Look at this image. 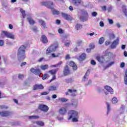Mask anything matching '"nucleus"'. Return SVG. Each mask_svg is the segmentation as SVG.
I'll list each match as a JSON object with an SVG mask.
<instances>
[{
  "instance_id": "10",
  "label": "nucleus",
  "mask_w": 127,
  "mask_h": 127,
  "mask_svg": "<svg viewBox=\"0 0 127 127\" xmlns=\"http://www.w3.org/2000/svg\"><path fill=\"white\" fill-rule=\"evenodd\" d=\"M39 109H40V110H41V111H42L43 112H47L49 110L48 107L44 105H40Z\"/></svg>"
},
{
  "instance_id": "19",
  "label": "nucleus",
  "mask_w": 127,
  "mask_h": 127,
  "mask_svg": "<svg viewBox=\"0 0 127 127\" xmlns=\"http://www.w3.org/2000/svg\"><path fill=\"white\" fill-rule=\"evenodd\" d=\"M41 40L43 43H47L48 42V40H47V37H46V36L44 35L42 36Z\"/></svg>"
},
{
  "instance_id": "1",
  "label": "nucleus",
  "mask_w": 127,
  "mask_h": 127,
  "mask_svg": "<svg viewBox=\"0 0 127 127\" xmlns=\"http://www.w3.org/2000/svg\"><path fill=\"white\" fill-rule=\"evenodd\" d=\"M68 120H71L73 123H77L79 120V112L76 110H69L68 113Z\"/></svg>"
},
{
  "instance_id": "53",
  "label": "nucleus",
  "mask_w": 127,
  "mask_h": 127,
  "mask_svg": "<svg viewBox=\"0 0 127 127\" xmlns=\"http://www.w3.org/2000/svg\"><path fill=\"white\" fill-rule=\"evenodd\" d=\"M33 31H34V32H37V28L36 27H34L32 28Z\"/></svg>"
},
{
  "instance_id": "13",
  "label": "nucleus",
  "mask_w": 127,
  "mask_h": 127,
  "mask_svg": "<svg viewBox=\"0 0 127 127\" xmlns=\"http://www.w3.org/2000/svg\"><path fill=\"white\" fill-rule=\"evenodd\" d=\"M44 89V87L42 84L37 85L36 84L34 86L33 90H43Z\"/></svg>"
},
{
  "instance_id": "6",
  "label": "nucleus",
  "mask_w": 127,
  "mask_h": 127,
  "mask_svg": "<svg viewBox=\"0 0 127 127\" xmlns=\"http://www.w3.org/2000/svg\"><path fill=\"white\" fill-rule=\"evenodd\" d=\"M119 44H120V39L119 38H117L112 42L111 45V48L112 49H115V48H116L117 46H118Z\"/></svg>"
},
{
  "instance_id": "42",
  "label": "nucleus",
  "mask_w": 127,
  "mask_h": 127,
  "mask_svg": "<svg viewBox=\"0 0 127 127\" xmlns=\"http://www.w3.org/2000/svg\"><path fill=\"white\" fill-rule=\"evenodd\" d=\"M48 94H49V92L44 91V92H42L41 95L42 96H43V95H48Z\"/></svg>"
},
{
  "instance_id": "5",
  "label": "nucleus",
  "mask_w": 127,
  "mask_h": 127,
  "mask_svg": "<svg viewBox=\"0 0 127 127\" xmlns=\"http://www.w3.org/2000/svg\"><path fill=\"white\" fill-rule=\"evenodd\" d=\"M67 38H68V35H65L63 36L62 37V42L64 43L65 46L69 47V45L71 44V41L67 40Z\"/></svg>"
},
{
  "instance_id": "17",
  "label": "nucleus",
  "mask_w": 127,
  "mask_h": 127,
  "mask_svg": "<svg viewBox=\"0 0 127 127\" xmlns=\"http://www.w3.org/2000/svg\"><path fill=\"white\" fill-rule=\"evenodd\" d=\"M66 113H67V110L64 107L61 108L59 110V113L63 116H64Z\"/></svg>"
},
{
  "instance_id": "46",
  "label": "nucleus",
  "mask_w": 127,
  "mask_h": 127,
  "mask_svg": "<svg viewBox=\"0 0 127 127\" xmlns=\"http://www.w3.org/2000/svg\"><path fill=\"white\" fill-rule=\"evenodd\" d=\"M82 44V41H78L76 42L77 46H80Z\"/></svg>"
},
{
  "instance_id": "55",
  "label": "nucleus",
  "mask_w": 127,
  "mask_h": 127,
  "mask_svg": "<svg viewBox=\"0 0 127 127\" xmlns=\"http://www.w3.org/2000/svg\"><path fill=\"white\" fill-rule=\"evenodd\" d=\"M4 42L3 40H0V46H3Z\"/></svg>"
},
{
  "instance_id": "31",
  "label": "nucleus",
  "mask_w": 127,
  "mask_h": 127,
  "mask_svg": "<svg viewBox=\"0 0 127 127\" xmlns=\"http://www.w3.org/2000/svg\"><path fill=\"white\" fill-rule=\"evenodd\" d=\"M59 101H60V102H68V100L67 99V98H59Z\"/></svg>"
},
{
  "instance_id": "20",
  "label": "nucleus",
  "mask_w": 127,
  "mask_h": 127,
  "mask_svg": "<svg viewBox=\"0 0 127 127\" xmlns=\"http://www.w3.org/2000/svg\"><path fill=\"white\" fill-rule=\"evenodd\" d=\"M86 59V54L82 53L78 58L79 61H84Z\"/></svg>"
},
{
  "instance_id": "56",
  "label": "nucleus",
  "mask_w": 127,
  "mask_h": 127,
  "mask_svg": "<svg viewBox=\"0 0 127 127\" xmlns=\"http://www.w3.org/2000/svg\"><path fill=\"white\" fill-rule=\"evenodd\" d=\"M116 25L117 27H118V28H120L121 27V24L119 23H116Z\"/></svg>"
},
{
  "instance_id": "64",
  "label": "nucleus",
  "mask_w": 127,
  "mask_h": 127,
  "mask_svg": "<svg viewBox=\"0 0 127 127\" xmlns=\"http://www.w3.org/2000/svg\"><path fill=\"white\" fill-rule=\"evenodd\" d=\"M52 97L53 99H56L57 98V95H56V94H54L52 95Z\"/></svg>"
},
{
  "instance_id": "33",
  "label": "nucleus",
  "mask_w": 127,
  "mask_h": 127,
  "mask_svg": "<svg viewBox=\"0 0 127 127\" xmlns=\"http://www.w3.org/2000/svg\"><path fill=\"white\" fill-rule=\"evenodd\" d=\"M107 107V114L110 113V111H111V106H110V104L109 103H106Z\"/></svg>"
},
{
  "instance_id": "37",
  "label": "nucleus",
  "mask_w": 127,
  "mask_h": 127,
  "mask_svg": "<svg viewBox=\"0 0 127 127\" xmlns=\"http://www.w3.org/2000/svg\"><path fill=\"white\" fill-rule=\"evenodd\" d=\"M62 63H63L62 61H61L58 64L54 65H52V66H51V67H59V66H60V65H61V64H62Z\"/></svg>"
},
{
  "instance_id": "22",
  "label": "nucleus",
  "mask_w": 127,
  "mask_h": 127,
  "mask_svg": "<svg viewBox=\"0 0 127 127\" xmlns=\"http://www.w3.org/2000/svg\"><path fill=\"white\" fill-rule=\"evenodd\" d=\"M69 66L72 67L73 70H77V65L73 62H70L69 63Z\"/></svg>"
},
{
  "instance_id": "28",
  "label": "nucleus",
  "mask_w": 127,
  "mask_h": 127,
  "mask_svg": "<svg viewBox=\"0 0 127 127\" xmlns=\"http://www.w3.org/2000/svg\"><path fill=\"white\" fill-rule=\"evenodd\" d=\"M75 29H76V30H79V29H81V28H82V26L81 24H76L75 25Z\"/></svg>"
},
{
  "instance_id": "41",
  "label": "nucleus",
  "mask_w": 127,
  "mask_h": 127,
  "mask_svg": "<svg viewBox=\"0 0 127 127\" xmlns=\"http://www.w3.org/2000/svg\"><path fill=\"white\" fill-rule=\"evenodd\" d=\"M114 64H115V62H112L110 63L107 65V67H111V66H112V65H114Z\"/></svg>"
},
{
  "instance_id": "54",
  "label": "nucleus",
  "mask_w": 127,
  "mask_h": 127,
  "mask_svg": "<svg viewBox=\"0 0 127 127\" xmlns=\"http://www.w3.org/2000/svg\"><path fill=\"white\" fill-rule=\"evenodd\" d=\"M97 14H98V13L96 12H93L92 13V15L93 16H97Z\"/></svg>"
},
{
  "instance_id": "48",
  "label": "nucleus",
  "mask_w": 127,
  "mask_h": 127,
  "mask_svg": "<svg viewBox=\"0 0 127 127\" xmlns=\"http://www.w3.org/2000/svg\"><path fill=\"white\" fill-rule=\"evenodd\" d=\"M48 77V74H45L43 76L42 79H43V80H45L46 79V78H47Z\"/></svg>"
},
{
  "instance_id": "36",
  "label": "nucleus",
  "mask_w": 127,
  "mask_h": 127,
  "mask_svg": "<svg viewBox=\"0 0 127 127\" xmlns=\"http://www.w3.org/2000/svg\"><path fill=\"white\" fill-rule=\"evenodd\" d=\"M112 104H117L118 103V99L116 97H114L112 98Z\"/></svg>"
},
{
  "instance_id": "14",
  "label": "nucleus",
  "mask_w": 127,
  "mask_h": 127,
  "mask_svg": "<svg viewBox=\"0 0 127 127\" xmlns=\"http://www.w3.org/2000/svg\"><path fill=\"white\" fill-rule=\"evenodd\" d=\"M39 22L41 24V27L43 29H45V28H47V27H46V23H45V21L43 20H39Z\"/></svg>"
},
{
  "instance_id": "50",
  "label": "nucleus",
  "mask_w": 127,
  "mask_h": 127,
  "mask_svg": "<svg viewBox=\"0 0 127 127\" xmlns=\"http://www.w3.org/2000/svg\"><path fill=\"white\" fill-rule=\"evenodd\" d=\"M18 78L19 79H23V78H24V76L23 75V74H19Z\"/></svg>"
},
{
  "instance_id": "57",
  "label": "nucleus",
  "mask_w": 127,
  "mask_h": 127,
  "mask_svg": "<svg viewBox=\"0 0 127 127\" xmlns=\"http://www.w3.org/2000/svg\"><path fill=\"white\" fill-rule=\"evenodd\" d=\"M110 43H111V42L106 41L105 42V45L107 46L108 45H110Z\"/></svg>"
},
{
  "instance_id": "29",
  "label": "nucleus",
  "mask_w": 127,
  "mask_h": 127,
  "mask_svg": "<svg viewBox=\"0 0 127 127\" xmlns=\"http://www.w3.org/2000/svg\"><path fill=\"white\" fill-rule=\"evenodd\" d=\"M122 9L123 10V12L125 13L126 16H127V7L126 6L123 5L122 7Z\"/></svg>"
},
{
  "instance_id": "11",
  "label": "nucleus",
  "mask_w": 127,
  "mask_h": 127,
  "mask_svg": "<svg viewBox=\"0 0 127 127\" xmlns=\"http://www.w3.org/2000/svg\"><path fill=\"white\" fill-rule=\"evenodd\" d=\"M12 113L11 112L8 111H3L2 112H0V115L1 117H8V116H10Z\"/></svg>"
},
{
  "instance_id": "15",
  "label": "nucleus",
  "mask_w": 127,
  "mask_h": 127,
  "mask_svg": "<svg viewBox=\"0 0 127 127\" xmlns=\"http://www.w3.org/2000/svg\"><path fill=\"white\" fill-rule=\"evenodd\" d=\"M72 4L75 6H78V5L81 4V0H72Z\"/></svg>"
},
{
  "instance_id": "30",
  "label": "nucleus",
  "mask_w": 127,
  "mask_h": 127,
  "mask_svg": "<svg viewBox=\"0 0 127 127\" xmlns=\"http://www.w3.org/2000/svg\"><path fill=\"white\" fill-rule=\"evenodd\" d=\"M73 108H77L78 107V101H75L72 103Z\"/></svg>"
},
{
  "instance_id": "39",
  "label": "nucleus",
  "mask_w": 127,
  "mask_h": 127,
  "mask_svg": "<svg viewBox=\"0 0 127 127\" xmlns=\"http://www.w3.org/2000/svg\"><path fill=\"white\" fill-rule=\"evenodd\" d=\"M104 41H105L104 37L100 38L99 39V44H103V43H104Z\"/></svg>"
},
{
  "instance_id": "21",
  "label": "nucleus",
  "mask_w": 127,
  "mask_h": 127,
  "mask_svg": "<svg viewBox=\"0 0 127 127\" xmlns=\"http://www.w3.org/2000/svg\"><path fill=\"white\" fill-rule=\"evenodd\" d=\"M105 89L106 90H107V91H108V92H109L110 93V94H114V89H113V88H112V87L109 86H106L105 87Z\"/></svg>"
},
{
  "instance_id": "3",
  "label": "nucleus",
  "mask_w": 127,
  "mask_h": 127,
  "mask_svg": "<svg viewBox=\"0 0 127 127\" xmlns=\"http://www.w3.org/2000/svg\"><path fill=\"white\" fill-rule=\"evenodd\" d=\"M42 4L43 5H45V6H46V7L48 8H50L52 9L53 14H59L60 13L59 11L54 9L53 2L50 1L43 2Z\"/></svg>"
},
{
  "instance_id": "7",
  "label": "nucleus",
  "mask_w": 127,
  "mask_h": 127,
  "mask_svg": "<svg viewBox=\"0 0 127 127\" xmlns=\"http://www.w3.org/2000/svg\"><path fill=\"white\" fill-rule=\"evenodd\" d=\"M58 69H51L49 71V73H50L52 75H54L52 79L50 80V82H51L54 80L56 79V76L55 75L57 73Z\"/></svg>"
},
{
  "instance_id": "4",
  "label": "nucleus",
  "mask_w": 127,
  "mask_h": 127,
  "mask_svg": "<svg viewBox=\"0 0 127 127\" xmlns=\"http://www.w3.org/2000/svg\"><path fill=\"white\" fill-rule=\"evenodd\" d=\"M58 43L57 42H55L51 46H50L46 51V54L47 55H49L51 52H54L55 51H56V49L58 48Z\"/></svg>"
},
{
  "instance_id": "18",
  "label": "nucleus",
  "mask_w": 127,
  "mask_h": 127,
  "mask_svg": "<svg viewBox=\"0 0 127 127\" xmlns=\"http://www.w3.org/2000/svg\"><path fill=\"white\" fill-rule=\"evenodd\" d=\"M96 60H97V61H98V62H100V63H104V62H105V58H104V57L103 56L96 57Z\"/></svg>"
},
{
  "instance_id": "61",
  "label": "nucleus",
  "mask_w": 127,
  "mask_h": 127,
  "mask_svg": "<svg viewBox=\"0 0 127 127\" xmlns=\"http://www.w3.org/2000/svg\"><path fill=\"white\" fill-rule=\"evenodd\" d=\"M91 63L92 65H96V62H95L94 60H92L91 61Z\"/></svg>"
},
{
  "instance_id": "16",
  "label": "nucleus",
  "mask_w": 127,
  "mask_h": 127,
  "mask_svg": "<svg viewBox=\"0 0 127 127\" xmlns=\"http://www.w3.org/2000/svg\"><path fill=\"white\" fill-rule=\"evenodd\" d=\"M64 74L65 76H67V75H69L70 74V70H69V67H68V66H66L64 67Z\"/></svg>"
},
{
  "instance_id": "24",
  "label": "nucleus",
  "mask_w": 127,
  "mask_h": 127,
  "mask_svg": "<svg viewBox=\"0 0 127 127\" xmlns=\"http://www.w3.org/2000/svg\"><path fill=\"white\" fill-rule=\"evenodd\" d=\"M28 21L31 25H33L35 23V21L33 20L31 17L27 18Z\"/></svg>"
},
{
  "instance_id": "38",
  "label": "nucleus",
  "mask_w": 127,
  "mask_h": 127,
  "mask_svg": "<svg viewBox=\"0 0 127 127\" xmlns=\"http://www.w3.org/2000/svg\"><path fill=\"white\" fill-rule=\"evenodd\" d=\"M66 83H67L68 84L72 83L73 82V79L72 78H69L65 80Z\"/></svg>"
},
{
  "instance_id": "26",
  "label": "nucleus",
  "mask_w": 127,
  "mask_h": 127,
  "mask_svg": "<svg viewBox=\"0 0 127 127\" xmlns=\"http://www.w3.org/2000/svg\"><path fill=\"white\" fill-rule=\"evenodd\" d=\"M28 119L29 120H36L39 119V117L38 116H31L28 117Z\"/></svg>"
},
{
  "instance_id": "63",
  "label": "nucleus",
  "mask_w": 127,
  "mask_h": 127,
  "mask_svg": "<svg viewBox=\"0 0 127 127\" xmlns=\"http://www.w3.org/2000/svg\"><path fill=\"white\" fill-rule=\"evenodd\" d=\"M91 49H90V48L87 49H86L87 52H88V53H90V52H91Z\"/></svg>"
},
{
  "instance_id": "9",
  "label": "nucleus",
  "mask_w": 127,
  "mask_h": 127,
  "mask_svg": "<svg viewBox=\"0 0 127 127\" xmlns=\"http://www.w3.org/2000/svg\"><path fill=\"white\" fill-rule=\"evenodd\" d=\"M2 33L6 37H8V38H10L11 39H14V35L12 33H9L8 32L6 31H3Z\"/></svg>"
},
{
  "instance_id": "8",
  "label": "nucleus",
  "mask_w": 127,
  "mask_h": 127,
  "mask_svg": "<svg viewBox=\"0 0 127 127\" xmlns=\"http://www.w3.org/2000/svg\"><path fill=\"white\" fill-rule=\"evenodd\" d=\"M31 72L34 74L35 75H37V76H39L40 74H41V70L39 68H31Z\"/></svg>"
},
{
  "instance_id": "51",
  "label": "nucleus",
  "mask_w": 127,
  "mask_h": 127,
  "mask_svg": "<svg viewBox=\"0 0 127 127\" xmlns=\"http://www.w3.org/2000/svg\"><path fill=\"white\" fill-rule=\"evenodd\" d=\"M108 21L110 24H113V23H114V21H113L112 19H108Z\"/></svg>"
},
{
  "instance_id": "12",
  "label": "nucleus",
  "mask_w": 127,
  "mask_h": 127,
  "mask_svg": "<svg viewBox=\"0 0 127 127\" xmlns=\"http://www.w3.org/2000/svg\"><path fill=\"white\" fill-rule=\"evenodd\" d=\"M62 16L64 18V19H66V20H72V17H71L70 15H68L67 14L62 13Z\"/></svg>"
},
{
  "instance_id": "52",
  "label": "nucleus",
  "mask_w": 127,
  "mask_h": 127,
  "mask_svg": "<svg viewBox=\"0 0 127 127\" xmlns=\"http://www.w3.org/2000/svg\"><path fill=\"white\" fill-rule=\"evenodd\" d=\"M90 47L91 49H94L95 48V45L94 44H90Z\"/></svg>"
},
{
  "instance_id": "23",
  "label": "nucleus",
  "mask_w": 127,
  "mask_h": 127,
  "mask_svg": "<svg viewBox=\"0 0 127 127\" xmlns=\"http://www.w3.org/2000/svg\"><path fill=\"white\" fill-rule=\"evenodd\" d=\"M68 92L71 94V96H73L74 97V96H76V92H77V90H72V89H68Z\"/></svg>"
},
{
  "instance_id": "47",
  "label": "nucleus",
  "mask_w": 127,
  "mask_h": 127,
  "mask_svg": "<svg viewBox=\"0 0 127 127\" xmlns=\"http://www.w3.org/2000/svg\"><path fill=\"white\" fill-rule=\"evenodd\" d=\"M44 60H45L44 58H41L38 60V62H42V61H44Z\"/></svg>"
},
{
  "instance_id": "35",
  "label": "nucleus",
  "mask_w": 127,
  "mask_h": 127,
  "mask_svg": "<svg viewBox=\"0 0 127 127\" xmlns=\"http://www.w3.org/2000/svg\"><path fill=\"white\" fill-rule=\"evenodd\" d=\"M124 80H125V85H127V70L126 71V72H125Z\"/></svg>"
},
{
  "instance_id": "25",
  "label": "nucleus",
  "mask_w": 127,
  "mask_h": 127,
  "mask_svg": "<svg viewBox=\"0 0 127 127\" xmlns=\"http://www.w3.org/2000/svg\"><path fill=\"white\" fill-rule=\"evenodd\" d=\"M40 68L42 70H46L49 68V66L48 64L41 65Z\"/></svg>"
},
{
  "instance_id": "60",
  "label": "nucleus",
  "mask_w": 127,
  "mask_h": 127,
  "mask_svg": "<svg viewBox=\"0 0 127 127\" xmlns=\"http://www.w3.org/2000/svg\"><path fill=\"white\" fill-rule=\"evenodd\" d=\"M58 32L59 33L62 34L63 33V30H62V29H59L58 30Z\"/></svg>"
},
{
  "instance_id": "32",
  "label": "nucleus",
  "mask_w": 127,
  "mask_h": 127,
  "mask_svg": "<svg viewBox=\"0 0 127 127\" xmlns=\"http://www.w3.org/2000/svg\"><path fill=\"white\" fill-rule=\"evenodd\" d=\"M88 74H89V71H86L85 75L83 77V81H86V80H88V78H87L88 77Z\"/></svg>"
},
{
  "instance_id": "2",
  "label": "nucleus",
  "mask_w": 127,
  "mask_h": 127,
  "mask_svg": "<svg viewBox=\"0 0 127 127\" xmlns=\"http://www.w3.org/2000/svg\"><path fill=\"white\" fill-rule=\"evenodd\" d=\"M25 46L22 45L20 47L18 51V59L19 61H22L25 59Z\"/></svg>"
},
{
  "instance_id": "59",
  "label": "nucleus",
  "mask_w": 127,
  "mask_h": 127,
  "mask_svg": "<svg viewBox=\"0 0 127 127\" xmlns=\"http://www.w3.org/2000/svg\"><path fill=\"white\" fill-rule=\"evenodd\" d=\"M0 108L1 109H7V107H5V106L4 105H1L0 106Z\"/></svg>"
},
{
  "instance_id": "58",
  "label": "nucleus",
  "mask_w": 127,
  "mask_h": 127,
  "mask_svg": "<svg viewBox=\"0 0 127 127\" xmlns=\"http://www.w3.org/2000/svg\"><path fill=\"white\" fill-rule=\"evenodd\" d=\"M68 59H70V55H66L65 56V60H68Z\"/></svg>"
},
{
  "instance_id": "43",
  "label": "nucleus",
  "mask_w": 127,
  "mask_h": 127,
  "mask_svg": "<svg viewBox=\"0 0 127 127\" xmlns=\"http://www.w3.org/2000/svg\"><path fill=\"white\" fill-rule=\"evenodd\" d=\"M109 37H110V39H114V38H115V36L114 35V34H110L109 35Z\"/></svg>"
},
{
  "instance_id": "40",
  "label": "nucleus",
  "mask_w": 127,
  "mask_h": 127,
  "mask_svg": "<svg viewBox=\"0 0 127 127\" xmlns=\"http://www.w3.org/2000/svg\"><path fill=\"white\" fill-rule=\"evenodd\" d=\"M56 89H57V87H56V86H53L50 87L51 91H55V90H56Z\"/></svg>"
},
{
  "instance_id": "27",
  "label": "nucleus",
  "mask_w": 127,
  "mask_h": 127,
  "mask_svg": "<svg viewBox=\"0 0 127 127\" xmlns=\"http://www.w3.org/2000/svg\"><path fill=\"white\" fill-rule=\"evenodd\" d=\"M35 123L37 126H39L40 127H43L44 126V123L42 121H37Z\"/></svg>"
},
{
  "instance_id": "44",
  "label": "nucleus",
  "mask_w": 127,
  "mask_h": 127,
  "mask_svg": "<svg viewBox=\"0 0 127 127\" xmlns=\"http://www.w3.org/2000/svg\"><path fill=\"white\" fill-rule=\"evenodd\" d=\"M99 24L100 26H101V27H104V26H105V24L104 23V22H103V21H100Z\"/></svg>"
},
{
  "instance_id": "49",
  "label": "nucleus",
  "mask_w": 127,
  "mask_h": 127,
  "mask_svg": "<svg viewBox=\"0 0 127 127\" xmlns=\"http://www.w3.org/2000/svg\"><path fill=\"white\" fill-rule=\"evenodd\" d=\"M72 103H67L66 104V107H72Z\"/></svg>"
},
{
  "instance_id": "34",
  "label": "nucleus",
  "mask_w": 127,
  "mask_h": 127,
  "mask_svg": "<svg viewBox=\"0 0 127 127\" xmlns=\"http://www.w3.org/2000/svg\"><path fill=\"white\" fill-rule=\"evenodd\" d=\"M20 11L22 14L23 18H25V11L23 9H20Z\"/></svg>"
},
{
  "instance_id": "45",
  "label": "nucleus",
  "mask_w": 127,
  "mask_h": 127,
  "mask_svg": "<svg viewBox=\"0 0 127 127\" xmlns=\"http://www.w3.org/2000/svg\"><path fill=\"white\" fill-rule=\"evenodd\" d=\"M125 65H126V64L124 62H122L120 64V67L121 68H124V67H125Z\"/></svg>"
},
{
  "instance_id": "62",
  "label": "nucleus",
  "mask_w": 127,
  "mask_h": 127,
  "mask_svg": "<svg viewBox=\"0 0 127 127\" xmlns=\"http://www.w3.org/2000/svg\"><path fill=\"white\" fill-rule=\"evenodd\" d=\"M58 119L59 121H63V117H58Z\"/></svg>"
}]
</instances>
